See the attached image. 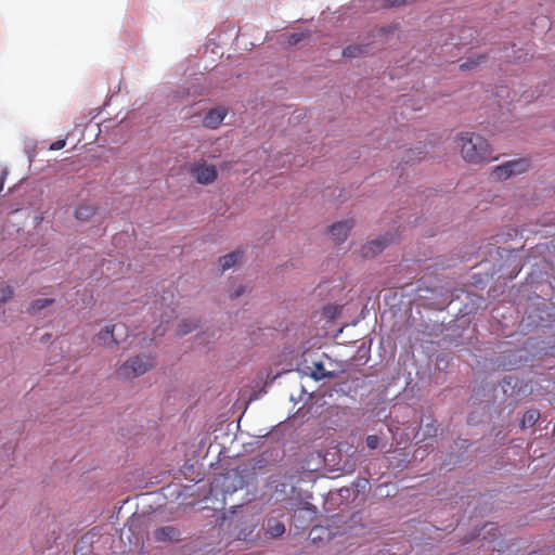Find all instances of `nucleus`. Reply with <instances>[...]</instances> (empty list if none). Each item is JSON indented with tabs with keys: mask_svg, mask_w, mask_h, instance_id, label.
Segmentation results:
<instances>
[{
	"mask_svg": "<svg viewBox=\"0 0 555 555\" xmlns=\"http://www.w3.org/2000/svg\"><path fill=\"white\" fill-rule=\"evenodd\" d=\"M461 155L466 163L481 164L496 159L488 141L475 132H462L456 137Z\"/></svg>",
	"mask_w": 555,
	"mask_h": 555,
	"instance_id": "f257e3e1",
	"label": "nucleus"
},
{
	"mask_svg": "<svg viewBox=\"0 0 555 555\" xmlns=\"http://www.w3.org/2000/svg\"><path fill=\"white\" fill-rule=\"evenodd\" d=\"M156 365L155 358L151 354H139L126 360L116 371L119 378L131 379L139 377Z\"/></svg>",
	"mask_w": 555,
	"mask_h": 555,
	"instance_id": "f03ea898",
	"label": "nucleus"
},
{
	"mask_svg": "<svg viewBox=\"0 0 555 555\" xmlns=\"http://www.w3.org/2000/svg\"><path fill=\"white\" fill-rule=\"evenodd\" d=\"M190 173L199 184H211L217 180L218 172L214 165L206 163L193 164L190 168Z\"/></svg>",
	"mask_w": 555,
	"mask_h": 555,
	"instance_id": "7ed1b4c3",
	"label": "nucleus"
},
{
	"mask_svg": "<svg viewBox=\"0 0 555 555\" xmlns=\"http://www.w3.org/2000/svg\"><path fill=\"white\" fill-rule=\"evenodd\" d=\"M393 242V238L379 237L367 242L361 248V254L365 258L374 257L379 254L387 245Z\"/></svg>",
	"mask_w": 555,
	"mask_h": 555,
	"instance_id": "20e7f679",
	"label": "nucleus"
},
{
	"mask_svg": "<svg viewBox=\"0 0 555 555\" xmlns=\"http://www.w3.org/2000/svg\"><path fill=\"white\" fill-rule=\"evenodd\" d=\"M228 114V109L224 107L211 108L207 112L203 118V125L209 129H217Z\"/></svg>",
	"mask_w": 555,
	"mask_h": 555,
	"instance_id": "39448f33",
	"label": "nucleus"
},
{
	"mask_svg": "<svg viewBox=\"0 0 555 555\" xmlns=\"http://www.w3.org/2000/svg\"><path fill=\"white\" fill-rule=\"evenodd\" d=\"M352 227L353 222L351 220L340 221L330 228V234L336 243H341L347 238Z\"/></svg>",
	"mask_w": 555,
	"mask_h": 555,
	"instance_id": "423d86ee",
	"label": "nucleus"
},
{
	"mask_svg": "<svg viewBox=\"0 0 555 555\" xmlns=\"http://www.w3.org/2000/svg\"><path fill=\"white\" fill-rule=\"evenodd\" d=\"M154 538L156 541H179L180 531L173 526H166L155 530Z\"/></svg>",
	"mask_w": 555,
	"mask_h": 555,
	"instance_id": "0eeeda50",
	"label": "nucleus"
},
{
	"mask_svg": "<svg viewBox=\"0 0 555 555\" xmlns=\"http://www.w3.org/2000/svg\"><path fill=\"white\" fill-rule=\"evenodd\" d=\"M96 208L89 203H81L75 210V218L79 221H89L95 215Z\"/></svg>",
	"mask_w": 555,
	"mask_h": 555,
	"instance_id": "6e6552de",
	"label": "nucleus"
},
{
	"mask_svg": "<svg viewBox=\"0 0 555 555\" xmlns=\"http://www.w3.org/2000/svg\"><path fill=\"white\" fill-rule=\"evenodd\" d=\"M285 532V526L282 521L275 519V518H270L268 519L267 521V525H266V534L270 538H279L281 535H283Z\"/></svg>",
	"mask_w": 555,
	"mask_h": 555,
	"instance_id": "1a4fd4ad",
	"label": "nucleus"
},
{
	"mask_svg": "<svg viewBox=\"0 0 555 555\" xmlns=\"http://www.w3.org/2000/svg\"><path fill=\"white\" fill-rule=\"evenodd\" d=\"M369 53V46L366 44H350L343 50L345 57H359Z\"/></svg>",
	"mask_w": 555,
	"mask_h": 555,
	"instance_id": "9d476101",
	"label": "nucleus"
},
{
	"mask_svg": "<svg viewBox=\"0 0 555 555\" xmlns=\"http://www.w3.org/2000/svg\"><path fill=\"white\" fill-rule=\"evenodd\" d=\"M243 253L240 250L232 251L219 258V263L222 268V271H225L232 268L241 258Z\"/></svg>",
	"mask_w": 555,
	"mask_h": 555,
	"instance_id": "9b49d317",
	"label": "nucleus"
},
{
	"mask_svg": "<svg viewBox=\"0 0 555 555\" xmlns=\"http://www.w3.org/2000/svg\"><path fill=\"white\" fill-rule=\"evenodd\" d=\"M114 325H107L102 328L98 334V339L101 344L108 346L111 344L117 345L118 341L114 337Z\"/></svg>",
	"mask_w": 555,
	"mask_h": 555,
	"instance_id": "f8f14e48",
	"label": "nucleus"
},
{
	"mask_svg": "<svg viewBox=\"0 0 555 555\" xmlns=\"http://www.w3.org/2000/svg\"><path fill=\"white\" fill-rule=\"evenodd\" d=\"M512 176L513 169H511V165L508 164V162L495 167L491 172V177L493 180H506Z\"/></svg>",
	"mask_w": 555,
	"mask_h": 555,
	"instance_id": "ddd939ff",
	"label": "nucleus"
},
{
	"mask_svg": "<svg viewBox=\"0 0 555 555\" xmlns=\"http://www.w3.org/2000/svg\"><path fill=\"white\" fill-rule=\"evenodd\" d=\"M540 418L538 410H528L521 418V427H532Z\"/></svg>",
	"mask_w": 555,
	"mask_h": 555,
	"instance_id": "4468645a",
	"label": "nucleus"
},
{
	"mask_svg": "<svg viewBox=\"0 0 555 555\" xmlns=\"http://www.w3.org/2000/svg\"><path fill=\"white\" fill-rule=\"evenodd\" d=\"M511 169H513V176L520 175L529 168V160L526 158H518L509 160Z\"/></svg>",
	"mask_w": 555,
	"mask_h": 555,
	"instance_id": "2eb2a0df",
	"label": "nucleus"
},
{
	"mask_svg": "<svg viewBox=\"0 0 555 555\" xmlns=\"http://www.w3.org/2000/svg\"><path fill=\"white\" fill-rule=\"evenodd\" d=\"M53 302H54V299H50V298L37 299L29 305L28 312L30 314H36L37 312L49 307Z\"/></svg>",
	"mask_w": 555,
	"mask_h": 555,
	"instance_id": "dca6fc26",
	"label": "nucleus"
},
{
	"mask_svg": "<svg viewBox=\"0 0 555 555\" xmlns=\"http://www.w3.org/2000/svg\"><path fill=\"white\" fill-rule=\"evenodd\" d=\"M311 377L315 380H321L324 378L333 377V373L325 370L323 363L319 362L314 364V369L312 370Z\"/></svg>",
	"mask_w": 555,
	"mask_h": 555,
	"instance_id": "f3484780",
	"label": "nucleus"
},
{
	"mask_svg": "<svg viewBox=\"0 0 555 555\" xmlns=\"http://www.w3.org/2000/svg\"><path fill=\"white\" fill-rule=\"evenodd\" d=\"M197 327V323L195 321H192V320H183L180 324H179V328H178V335L180 336H184L189 333H191L193 330H195Z\"/></svg>",
	"mask_w": 555,
	"mask_h": 555,
	"instance_id": "a211bd4d",
	"label": "nucleus"
},
{
	"mask_svg": "<svg viewBox=\"0 0 555 555\" xmlns=\"http://www.w3.org/2000/svg\"><path fill=\"white\" fill-rule=\"evenodd\" d=\"M14 295V291L10 285L2 284L0 287V304L8 302Z\"/></svg>",
	"mask_w": 555,
	"mask_h": 555,
	"instance_id": "6ab92c4d",
	"label": "nucleus"
},
{
	"mask_svg": "<svg viewBox=\"0 0 555 555\" xmlns=\"http://www.w3.org/2000/svg\"><path fill=\"white\" fill-rule=\"evenodd\" d=\"M315 513H317L315 507L310 504H307V506L295 511V516H301L302 514H308L309 518L312 520L313 517L315 516Z\"/></svg>",
	"mask_w": 555,
	"mask_h": 555,
	"instance_id": "aec40b11",
	"label": "nucleus"
},
{
	"mask_svg": "<svg viewBox=\"0 0 555 555\" xmlns=\"http://www.w3.org/2000/svg\"><path fill=\"white\" fill-rule=\"evenodd\" d=\"M365 442L370 449L375 450L379 444V438L376 435H369Z\"/></svg>",
	"mask_w": 555,
	"mask_h": 555,
	"instance_id": "412c9836",
	"label": "nucleus"
},
{
	"mask_svg": "<svg viewBox=\"0 0 555 555\" xmlns=\"http://www.w3.org/2000/svg\"><path fill=\"white\" fill-rule=\"evenodd\" d=\"M305 35L301 34V33H294L289 36V39H288V42L291 44H296L298 43L299 41H301L304 39Z\"/></svg>",
	"mask_w": 555,
	"mask_h": 555,
	"instance_id": "4be33fe9",
	"label": "nucleus"
},
{
	"mask_svg": "<svg viewBox=\"0 0 555 555\" xmlns=\"http://www.w3.org/2000/svg\"><path fill=\"white\" fill-rule=\"evenodd\" d=\"M408 2H410V0H386V7H388V8L400 7Z\"/></svg>",
	"mask_w": 555,
	"mask_h": 555,
	"instance_id": "5701e85b",
	"label": "nucleus"
},
{
	"mask_svg": "<svg viewBox=\"0 0 555 555\" xmlns=\"http://www.w3.org/2000/svg\"><path fill=\"white\" fill-rule=\"evenodd\" d=\"M66 145V140H56L50 145L51 151H57L63 149Z\"/></svg>",
	"mask_w": 555,
	"mask_h": 555,
	"instance_id": "b1692460",
	"label": "nucleus"
},
{
	"mask_svg": "<svg viewBox=\"0 0 555 555\" xmlns=\"http://www.w3.org/2000/svg\"><path fill=\"white\" fill-rule=\"evenodd\" d=\"M404 159H405V163L416 159V157H414V152L412 150L408 151ZM417 159H421V157H417Z\"/></svg>",
	"mask_w": 555,
	"mask_h": 555,
	"instance_id": "393cba45",
	"label": "nucleus"
},
{
	"mask_svg": "<svg viewBox=\"0 0 555 555\" xmlns=\"http://www.w3.org/2000/svg\"><path fill=\"white\" fill-rule=\"evenodd\" d=\"M475 65H477V62H465L460 65V68L463 70L469 69V68L474 67Z\"/></svg>",
	"mask_w": 555,
	"mask_h": 555,
	"instance_id": "a878e982",
	"label": "nucleus"
},
{
	"mask_svg": "<svg viewBox=\"0 0 555 555\" xmlns=\"http://www.w3.org/2000/svg\"><path fill=\"white\" fill-rule=\"evenodd\" d=\"M243 292H244V288L240 287L233 294H231L230 297L232 299L237 298L238 296H241L243 294Z\"/></svg>",
	"mask_w": 555,
	"mask_h": 555,
	"instance_id": "bb28decb",
	"label": "nucleus"
},
{
	"mask_svg": "<svg viewBox=\"0 0 555 555\" xmlns=\"http://www.w3.org/2000/svg\"><path fill=\"white\" fill-rule=\"evenodd\" d=\"M463 33H467V36H465L463 39H466L467 37L473 38L474 31L472 28L464 29Z\"/></svg>",
	"mask_w": 555,
	"mask_h": 555,
	"instance_id": "cd10ccee",
	"label": "nucleus"
},
{
	"mask_svg": "<svg viewBox=\"0 0 555 555\" xmlns=\"http://www.w3.org/2000/svg\"><path fill=\"white\" fill-rule=\"evenodd\" d=\"M467 43H468V41H466V40H465V41H463V39H462V38H460V41H459V42H456L455 44H467Z\"/></svg>",
	"mask_w": 555,
	"mask_h": 555,
	"instance_id": "c85d7f7f",
	"label": "nucleus"
}]
</instances>
